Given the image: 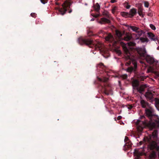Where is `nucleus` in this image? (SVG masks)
I'll return each instance as SVG.
<instances>
[{
  "label": "nucleus",
  "mask_w": 159,
  "mask_h": 159,
  "mask_svg": "<svg viewBox=\"0 0 159 159\" xmlns=\"http://www.w3.org/2000/svg\"><path fill=\"white\" fill-rule=\"evenodd\" d=\"M145 111L146 116L150 120L148 121L144 116H142L141 117V119L144 120H138L136 121L137 130L140 132H141L145 127H147L151 130L159 127V118L152 114V108L150 107V108H146Z\"/></svg>",
  "instance_id": "1"
},
{
  "label": "nucleus",
  "mask_w": 159,
  "mask_h": 159,
  "mask_svg": "<svg viewBox=\"0 0 159 159\" xmlns=\"http://www.w3.org/2000/svg\"><path fill=\"white\" fill-rule=\"evenodd\" d=\"M79 43L81 45L85 44L91 48H94L96 50H100L102 52H104L103 46L99 42L96 41L94 42L89 39L80 38L79 39Z\"/></svg>",
  "instance_id": "2"
},
{
  "label": "nucleus",
  "mask_w": 159,
  "mask_h": 159,
  "mask_svg": "<svg viewBox=\"0 0 159 159\" xmlns=\"http://www.w3.org/2000/svg\"><path fill=\"white\" fill-rule=\"evenodd\" d=\"M123 49L125 53V56L126 57L127 60L125 63L126 66L131 65V66L127 68V71L129 72H135L137 67L136 61L131 58L130 51L126 47H123Z\"/></svg>",
  "instance_id": "3"
},
{
  "label": "nucleus",
  "mask_w": 159,
  "mask_h": 159,
  "mask_svg": "<svg viewBox=\"0 0 159 159\" xmlns=\"http://www.w3.org/2000/svg\"><path fill=\"white\" fill-rule=\"evenodd\" d=\"M98 81L100 82V87L102 89V91L105 94L108 95L112 92L111 86L109 83L107 82L108 80V78L102 77V78H98Z\"/></svg>",
  "instance_id": "4"
},
{
  "label": "nucleus",
  "mask_w": 159,
  "mask_h": 159,
  "mask_svg": "<svg viewBox=\"0 0 159 159\" xmlns=\"http://www.w3.org/2000/svg\"><path fill=\"white\" fill-rule=\"evenodd\" d=\"M148 148L152 151L149 155V157L151 159H155L157 157V152L154 150L158 152V156L159 159V146L154 141H152L148 145Z\"/></svg>",
  "instance_id": "5"
},
{
  "label": "nucleus",
  "mask_w": 159,
  "mask_h": 159,
  "mask_svg": "<svg viewBox=\"0 0 159 159\" xmlns=\"http://www.w3.org/2000/svg\"><path fill=\"white\" fill-rule=\"evenodd\" d=\"M147 87L146 84L141 85L136 89V91L135 90V93H134L136 94V92H138L140 93L143 94L145 91V89Z\"/></svg>",
  "instance_id": "6"
},
{
  "label": "nucleus",
  "mask_w": 159,
  "mask_h": 159,
  "mask_svg": "<svg viewBox=\"0 0 159 159\" xmlns=\"http://www.w3.org/2000/svg\"><path fill=\"white\" fill-rule=\"evenodd\" d=\"M136 50L140 57H145L146 51L144 49L138 48H137Z\"/></svg>",
  "instance_id": "7"
},
{
  "label": "nucleus",
  "mask_w": 159,
  "mask_h": 159,
  "mask_svg": "<svg viewBox=\"0 0 159 159\" xmlns=\"http://www.w3.org/2000/svg\"><path fill=\"white\" fill-rule=\"evenodd\" d=\"M58 10L60 13L62 15H64L67 10V7L64 4H62L61 7H58Z\"/></svg>",
  "instance_id": "8"
},
{
  "label": "nucleus",
  "mask_w": 159,
  "mask_h": 159,
  "mask_svg": "<svg viewBox=\"0 0 159 159\" xmlns=\"http://www.w3.org/2000/svg\"><path fill=\"white\" fill-rule=\"evenodd\" d=\"M140 104L142 107L143 108H150V106L149 103L143 99L140 100Z\"/></svg>",
  "instance_id": "9"
},
{
  "label": "nucleus",
  "mask_w": 159,
  "mask_h": 159,
  "mask_svg": "<svg viewBox=\"0 0 159 159\" xmlns=\"http://www.w3.org/2000/svg\"><path fill=\"white\" fill-rule=\"evenodd\" d=\"M144 58H145L147 62L150 64H152L154 62V58L148 55H145Z\"/></svg>",
  "instance_id": "10"
},
{
  "label": "nucleus",
  "mask_w": 159,
  "mask_h": 159,
  "mask_svg": "<svg viewBox=\"0 0 159 159\" xmlns=\"http://www.w3.org/2000/svg\"><path fill=\"white\" fill-rule=\"evenodd\" d=\"M125 143L124 146L123 150L125 151H126L131 148L132 146V143L130 141Z\"/></svg>",
  "instance_id": "11"
},
{
  "label": "nucleus",
  "mask_w": 159,
  "mask_h": 159,
  "mask_svg": "<svg viewBox=\"0 0 159 159\" xmlns=\"http://www.w3.org/2000/svg\"><path fill=\"white\" fill-rule=\"evenodd\" d=\"M139 82L137 80H135L132 82V86L133 87V93H135V90L139 86Z\"/></svg>",
  "instance_id": "12"
},
{
  "label": "nucleus",
  "mask_w": 159,
  "mask_h": 159,
  "mask_svg": "<svg viewBox=\"0 0 159 159\" xmlns=\"http://www.w3.org/2000/svg\"><path fill=\"white\" fill-rule=\"evenodd\" d=\"M145 96L148 100H152L153 98V94L151 92H147L145 94Z\"/></svg>",
  "instance_id": "13"
},
{
  "label": "nucleus",
  "mask_w": 159,
  "mask_h": 159,
  "mask_svg": "<svg viewBox=\"0 0 159 159\" xmlns=\"http://www.w3.org/2000/svg\"><path fill=\"white\" fill-rule=\"evenodd\" d=\"M136 13V9L134 8L131 9L129 11V17L132 18L133 17Z\"/></svg>",
  "instance_id": "14"
},
{
  "label": "nucleus",
  "mask_w": 159,
  "mask_h": 159,
  "mask_svg": "<svg viewBox=\"0 0 159 159\" xmlns=\"http://www.w3.org/2000/svg\"><path fill=\"white\" fill-rule=\"evenodd\" d=\"M148 37L152 40L156 41L158 40L157 38L153 34L148 32Z\"/></svg>",
  "instance_id": "15"
},
{
  "label": "nucleus",
  "mask_w": 159,
  "mask_h": 159,
  "mask_svg": "<svg viewBox=\"0 0 159 159\" xmlns=\"http://www.w3.org/2000/svg\"><path fill=\"white\" fill-rule=\"evenodd\" d=\"M105 40L107 41L112 42L114 40L113 36L111 34H108L105 37Z\"/></svg>",
  "instance_id": "16"
},
{
  "label": "nucleus",
  "mask_w": 159,
  "mask_h": 159,
  "mask_svg": "<svg viewBox=\"0 0 159 159\" xmlns=\"http://www.w3.org/2000/svg\"><path fill=\"white\" fill-rule=\"evenodd\" d=\"M99 23L101 24H104L105 23H110V21L105 18H101V20L99 21Z\"/></svg>",
  "instance_id": "17"
},
{
  "label": "nucleus",
  "mask_w": 159,
  "mask_h": 159,
  "mask_svg": "<svg viewBox=\"0 0 159 159\" xmlns=\"http://www.w3.org/2000/svg\"><path fill=\"white\" fill-rule=\"evenodd\" d=\"M134 154L135 156H136V158L138 159L140 156L142 155V153L140 152V151L138 150L135 149L134 152Z\"/></svg>",
  "instance_id": "18"
},
{
  "label": "nucleus",
  "mask_w": 159,
  "mask_h": 159,
  "mask_svg": "<svg viewBox=\"0 0 159 159\" xmlns=\"http://www.w3.org/2000/svg\"><path fill=\"white\" fill-rule=\"evenodd\" d=\"M158 131L157 130L155 129L152 133V136L153 139L156 140L157 138Z\"/></svg>",
  "instance_id": "19"
},
{
  "label": "nucleus",
  "mask_w": 159,
  "mask_h": 159,
  "mask_svg": "<svg viewBox=\"0 0 159 159\" xmlns=\"http://www.w3.org/2000/svg\"><path fill=\"white\" fill-rule=\"evenodd\" d=\"M137 80L139 82L143 81L146 78V77L142 75H139L137 76Z\"/></svg>",
  "instance_id": "20"
},
{
  "label": "nucleus",
  "mask_w": 159,
  "mask_h": 159,
  "mask_svg": "<svg viewBox=\"0 0 159 159\" xmlns=\"http://www.w3.org/2000/svg\"><path fill=\"white\" fill-rule=\"evenodd\" d=\"M132 38V36L131 35L126 34L125 36L124 37L123 39L126 41H129Z\"/></svg>",
  "instance_id": "21"
},
{
  "label": "nucleus",
  "mask_w": 159,
  "mask_h": 159,
  "mask_svg": "<svg viewBox=\"0 0 159 159\" xmlns=\"http://www.w3.org/2000/svg\"><path fill=\"white\" fill-rule=\"evenodd\" d=\"M143 8L142 7H139L138 9V13L140 16L143 17V15L142 14Z\"/></svg>",
  "instance_id": "22"
},
{
  "label": "nucleus",
  "mask_w": 159,
  "mask_h": 159,
  "mask_svg": "<svg viewBox=\"0 0 159 159\" xmlns=\"http://www.w3.org/2000/svg\"><path fill=\"white\" fill-rule=\"evenodd\" d=\"M116 34L120 39H121V36L122 35V33L118 30L116 31Z\"/></svg>",
  "instance_id": "23"
},
{
  "label": "nucleus",
  "mask_w": 159,
  "mask_h": 159,
  "mask_svg": "<svg viewBox=\"0 0 159 159\" xmlns=\"http://www.w3.org/2000/svg\"><path fill=\"white\" fill-rule=\"evenodd\" d=\"M95 10L97 12H99L100 9V6L98 3H97L94 7Z\"/></svg>",
  "instance_id": "24"
},
{
  "label": "nucleus",
  "mask_w": 159,
  "mask_h": 159,
  "mask_svg": "<svg viewBox=\"0 0 159 159\" xmlns=\"http://www.w3.org/2000/svg\"><path fill=\"white\" fill-rule=\"evenodd\" d=\"M129 28L136 33L138 30H139V28L134 26H130Z\"/></svg>",
  "instance_id": "25"
},
{
  "label": "nucleus",
  "mask_w": 159,
  "mask_h": 159,
  "mask_svg": "<svg viewBox=\"0 0 159 159\" xmlns=\"http://www.w3.org/2000/svg\"><path fill=\"white\" fill-rule=\"evenodd\" d=\"M143 33V31L142 30H138V31L136 33H137L136 34V39H138L139 37L142 35Z\"/></svg>",
  "instance_id": "26"
},
{
  "label": "nucleus",
  "mask_w": 159,
  "mask_h": 159,
  "mask_svg": "<svg viewBox=\"0 0 159 159\" xmlns=\"http://www.w3.org/2000/svg\"><path fill=\"white\" fill-rule=\"evenodd\" d=\"M103 16H106V17L108 18H110V15L109 14V13L107 11H105L103 12Z\"/></svg>",
  "instance_id": "27"
},
{
  "label": "nucleus",
  "mask_w": 159,
  "mask_h": 159,
  "mask_svg": "<svg viewBox=\"0 0 159 159\" xmlns=\"http://www.w3.org/2000/svg\"><path fill=\"white\" fill-rule=\"evenodd\" d=\"M121 15L123 16L126 18L127 17H129V14L128 13L124 12H121Z\"/></svg>",
  "instance_id": "28"
},
{
  "label": "nucleus",
  "mask_w": 159,
  "mask_h": 159,
  "mask_svg": "<svg viewBox=\"0 0 159 159\" xmlns=\"http://www.w3.org/2000/svg\"><path fill=\"white\" fill-rule=\"evenodd\" d=\"M98 67L101 68L103 69L105 68V66L104 65L103 63H100L98 65Z\"/></svg>",
  "instance_id": "29"
},
{
  "label": "nucleus",
  "mask_w": 159,
  "mask_h": 159,
  "mask_svg": "<svg viewBox=\"0 0 159 159\" xmlns=\"http://www.w3.org/2000/svg\"><path fill=\"white\" fill-rule=\"evenodd\" d=\"M136 43L133 42H131L128 43V45L130 46H134Z\"/></svg>",
  "instance_id": "30"
},
{
  "label": "nucleus",
  "mask_w": 159,
  "mask_h": 159,
  "mask_svg": "<svg viewBox=\"0 0 159 159\" xmlns=\"http://www.w3.org/2000/svg\"><path fill=\"white\" fill-rule=\"evenodd\" d=\"M155 105L157 107L159 108V99H157L155 101Z\"/></svg>",
  "instance_id": "31"
},
{
  "label": "nucleus",
  "mask_w": 159,
  "mask_h": 159,
  "mask_svg": "<svg viewBox=\"0 0 159 159\" xmlns=\"http://www.w3.org/2000/svg\"><path fill=\"white\" fill-rule=\"evenodd\" d=\"M150 26L151 29L153 30H155L156 29V27L154 25L152 24H150Z\"/></svg>",
  "instance_id": "32"
},
{
  "label": "nucleus",
  "mask_w": 159,
  "mask_h": 159,
  "mask_svg": "<svg viewBox=\"0 0 159 159\" xmlns=\"http://www.w3.org/2000/svg\"><path fill=\"white\" fill-rule=\"evenodd\" d=\"M41 2L43 4H45L48 2V0H40Z\"/></svg>",
  "instance_id": "33"
},
{
  "label": "nucleus",
  "mask_w": 159,
  "mask_h": 159,
  "mask_svg": "<svg viewBox=\"0 0 159 159\" xmlns=\"http://www.w3.org/2000/svg\"><path fill=\"white\" fill-rule=\"evenodd\" d=\"M144 4L145 7H148L149 6V3L147 2H145Z\"/></svg>",
  "instance_id": "34"
},
{
  "label": "nucleus",
  "mask_w": 159,
  "mask_h": 159,
  "mask_svg": "<svg viewBox=\"0 0 159 159\" xmlns=\"http://www.w3.org/2000/svg\"><path fill=\"white\" fill-rule=\"evenodd\" d=\"M36 14L34 13H32L30 14V16L34 18H35L36 17Z\"/></svg>",
  "instance_id": "35"
},
{
  "label": "nucleus",
  "mask_w": 159,
  "mask_h": 159,
  "mask_svg": "<svg viewBox=\"0 0 159 159\" xmlns=\"http://www.w3.org/2000/svg\"><path fill=\"white\" fill-rule=\"evenodd\" d=\"M122 77L124 79H125L127 78V75L126 74H124L122 75Z\"/></svg>",
  "instance_id": "36"
},
{
  "label": "nucleus",
  "mask_w": 159,
  "mask_h": 159,
  "mask_svg": "<svg viewBox=\"0 0 159 159\" xmlns=\"http://www.w3.org/2000/svg\"><path fill=\"white\" fill-rule=\"evenodd\" d=\"M129 141L130 140L128 138L127 136H125L124 140L125 143Z\"/></svg>",
  "instance_id": "37"
},
{
  "label": "nucleus",
  "mask_w": 159,
  "mask_h": 159,
  "mask_svg": "<svg viewBox=\"0 0 159 159\" xmlns=\"http://www.w3.org/2000/svg\"><path fill=\"white\" fill-rule=\"evenodd\" d=\"M92 15L93 17H94L95 18H97L99 16V14H96L95 15H94V14L92 15Z\"/></svg>",
  "instance_id": "38"
},
{
  "label": "nucleus",
  "mask_w": 159,
  "mask_h": 159,
  "mask_svg": "<svg viewBox=\"0 0 159 159\" xmlns=\"http://www.w3.org/2000/svg\"><path fill=\"white\" fill-rule=\"evenodd\" d=\"M116 7H113V8L112 9V12L113 13H114L115 11L116 10Z\"/></svg>",
  "instance_id": "39"
},
{
  "label": "nucleus",
  "mask_w": 159,
  "mask_h": 159,
  "mask_svg": "<svg viewBox=\"0 0 159 159\" xmlns=\"http://www.w3.org/2000/svg\"><path fill=\"white\" fill-rule=\"evenodd\" d=\"M122 117L121 116H119L117 118V120H119L122 118Z\"/></svg>",
  "instance_id": "40"
},
{
  "label": "nucleus",
  "mask_w": 159,
  "mask_h": 159,
  "mask_svg": "<svg viewBox=\"0 0 159 159\" xmlns=\"http://www.w3.org/2000/svg\"><path fill=\"white\" fill-rule=\"evenodd\" d=\"M140 40L142 41V42H144L145 41L144 40L145 39L143 38H141L140 39Z\"/></svg>",
  "instance_id": "41"
},
{
  "label": "nucleus",
  "mask_w": 159,
  "mask_h": 159,
  "mask_svg": "<svg viewBox=\"0 0 159 159\" xmlns=\"http://www.w3.org/2000/svg\"><path fill=\"white\" fill-rule=\"evenodd\" d=\"M116 0H111V2L112 3H114L116 2Z\"/></svg>",
  "instance_id": "42"
},
{
  "label": "nucleus",
  "mask_w": 159,
  "mask_h": 159,
  "mask_svg": "<svg viewBox=\"0 0 159 159\" xmlns=\"http://www.w3.org/2000/svg\"><path fill=\"white\" fill-rule=\"evenodd\" d=\"M144 143V142L143 141H140L139 143V145H141L142 144H143Z\"/></svg>",
  "instance_id": "43"
},
{
  "label": "nucleus",
  "mask_w": 159,
  "mask_h": 159,
  "mask_svg": "<svg viewBox=\"0 0 159 159\" xmlns=\"http://www.w3.org/2000/svg\"><path fill=\"white\" fill-rule=\"evenodd\" d=\"M130 6L129 5H128L126 6V8L127 9H129L130 8Z\"/></svg>",
  "instance_id": "44"
},
{
  "label": "nucleus",
  "mask_w": 159,
  "mask_h": 159,
  "mask_svg": "<svg viewBox=\"0 0 159 159\" xmlns=\"http://www.w3.org/2000/svg\"><path fill=\"white\" fill-rule=\"evenodd\" d=\"M144 148V146H143V147H142V148H143V149H142V152H144V149H143V148Z\"/></svg>",
  "instance_id": "45"
},
{
  "label": "nucleus",
  "mask_w": 159,
  "mask_h": 159,
  "mask_svg": "<svg viewBox=\"0 0 159 159\" xmlns=\"http://www.w3.org/2000/svg\"><path fill=\"white\" fill-rule=\"evenodd\" d=\"M118 53H119V54H120L121 53V52L120 51V50H118Z\"/></svg>",
  "instance_id": "46"
},
{
  "label": "nucleus",
  "mask_w": 159,
  "mask_h": 159,
  "mask_svg": "<svg viewBox=\"0 0 159 159\" xmlns=\"http://www.w3.org/2000/svg\"><path fill=\"white\" fill-rule=\"evenodd\" d=\"M72 11V10L71 9V10H70L69 11V13H70Z\"/></svg>",
  "instance_id": "47"
},
{
  "label": "nucleus",
  "mask_w": 159,
  "mask_h": 159,
  "mask_svg": "<svg viewBox=\"0 0 159 159\" xmlns=\"http://www.w3.org/2000/svg\"><path fill=\"white\" fill-rule=\"evenodd\" d=\"M56 5H59V3L57 2H56Z\"/></svg>",
  "instance_id": "48"
},
{
  "label": "nucleus",
  "mask_w": 159,
  "mask_h": 159,
  "mask_svg": "<svg viewBox=\"0 0 159 159\" xmlns=\"http://www.w3.org/2000/svg\"><path fill=\"white\" fill-rule=\"evenodd\" d=\"M157 49L159 50V46L157 48Z\"/></svg>",
  "instance_id": "49"
},
{
  "label": "nucleus",
  "mask_w": 159,
  "mask_h": 159,
  "mask_svg": "<svg viewBox=\"0 0 159 159\" xmlns=\"http://www.w3.org/2000/svg\"><path fill=\"white\" fill-rule=\"evenodd\" d=\"M94 19H92L91 20V21H93L94 20Z\"/></svg>",
  "instance_id": "50"
},
{
  "label": "nucleus",
  "mask_w": 159,
  "mask_h": 159,
  "mask_svg": "<svg viewBox=\"0 0 159 159\" xmlns=\"http://www.w3.org/2000/svg\"><path fill=\"white\" fill-rule=\"evenodd\" d=\"M148 72H150V71H149V69H148Z\"/></svg>",
  "instance_id": "51"
},
{
  "label": "nucleus",
  "mask_w": 159,
  "mask_h": 159,
  "mask_svg": "<svg viewBox=\"0 0 159 159\" xmlns=\"http://www.w3.org/2000/svg\"><path fill=\"white\" fill-rule=\"evenodd\" d=\"M132 108V106H131V107H130V109H131V108Z\"/></svg>",
  "instance_id": "52"
},
{
  "label": "nucleus",
  "mask_w": 159,
  "mask_h": 159,
  "mask_svg": "<svg viewBox=\"0 0 159 159\" xmlns=\"http://www.w3.org/2000/svg\"><path fill=\"white\" fill-rule=\"evenodd\" d=\"M101 32H103V31H101Z\"/></svg>",
  "instance_id": "53"
}]
</instances>
